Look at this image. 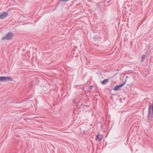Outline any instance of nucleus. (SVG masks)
Instances as JSON below:
<instances>
[{"mask_svg": "<svg viewBox=\"0 0 153 153\" xmlns=\"http://www.w3.org/2000/svg\"><path fill=\"white\" fill-rule=\"evenodd\" d=\"M148 110V118L150 117L153 118V103L152 105L149 106Z\"/></svg>", "mask_w": 153, "mask_h": 153, "instance_id": "f257e3e1", "label": "nucleus"}, {"mask_svg": "<svg viewBox=\"0 0 153 153\" xmlns=\"http://www.w3.org/2000/svg\"><path fill=\"white\" fill-rule=\"evenodd\" d=\"M13 36V33L11 32H9L5 36H3L2 38L3 39H6L7 40H10L12 39Z\"/></svg>", "mask_w": 153, "mask_h": 153, "instance_id": "f03ea898", "label": "nucleus"}, {"mask_svg": "<svg viewBox=\"0 0 153 153\" xmlns=\"http://www.w3.org/2000/svg\"><path fill=\"white\" fill-rule=\"evenodd\" d=\"M126 81V79L125 82L123 84L117 85L115 86L114 89V90L115 91H117L119 90L121 87H122L125 83Z\"/></svg>", "mask_w": 153, "mask_h": 153, "instance_id": "7ed1b4c3", "label": "nucleus"}, {"mask_svg": "<svg viewBox=\"0 0 153 153\" xmlns=\"http://www.w3.org/2000/svg\"><path fill=\"white\" fill-rule=\"evenodd\" d=\"M8 15V13L7 12H4L1 14L0 15V19H3L5 18Z\"/></svg>", "mask_w": 153, "mask_h": 153, "instance_id": "20e7f679", "label": "nucleus"}, {"mask_svg": "<svg viewBox=\"0 0 153 153\" xmlns=\"http://www.w3.org/2000/svg\"><path fill=\"white\" fill-rule=\"evenodd\" d=\"M103 137V136L102 135H100V134H97L96 136V140L100 141L102 140Z\"/></svg>", "mask_w": 153, "mask_h": 153, "instance_id": "39448f33", "label": "nucleus"}, {"mask_svg": "<svg viewBox=\"0 0 153 153\" xmlns=\"http://www.w3.org/2000/svg\"><path fill=\"white\" fill-rule=\"evenodd\" d=\"M4 81H13V79L12 78L9 76H4Z\"/></svg>", "mask_w": 153, "mask_h": 153, "instance_id": "423d86ee", "label": "nucleus"}, {"mask_svg": "<svg viewBox=\"0 0 153 153\" xmlns=\"http://www.w3.org/2000/svg\"><path fill=\"white\" fill-rule=\"evenodd\" d=\"M109 81L108 79H105L102 82H101V83L102 85L106 84Z\"/></svg>", "mask_w": 153, "mask_h": 153, "instance_id": "0eeeda50", "label": "nucleus"}, {"mask_svg": "<svg viewBox=\"0 0 153 153\" xmlns=\"http://www.w3.org/2000/svg\"><path fill=\"white\" fill-rule=\"evenodd\" d=\"M145 57V56L144 54H143L141 57V62H143L144 61Z\"/></svg>", "mask_w": 153, "mask_h": 153, "instance_id": "6e6552de", "label": "nucleus"}, {"mask_svg": "<svg viewBox=\"0 0 153 153\" xmlns=\"http://www.w3.org/2000/svg\"><path fill=\"white\" fill-rule=\"evenodd\" d=\"M0 81H4V76H0Z\"/></svg>", "mask_w": 153, "mask_h": 153, "instance_id": "1a4fd4ad", "label": "nucleus"}, {"mask_svg": "<svg viewBox=\"0 0 153 153\" xmlns=\"http://www.w3.org/2000/svg\"><path fill=\"white\" fill-rule=\"evenodd\" d=\"M93 38L95 40H96V39H97V38L96 37H93Z\"/></svg>", "mask_w": 153, "mask_h": 153, "instance_id": "9d476101", "label": "nucleus"}, {"mask_svg": "<svg viewBox=\"0 0 153 153\" xmlns=\"http://www.w3.org/2000/svg\"><path fill=\"white\" fill-rule=\"evenodd\" d=\"M93 87V86L91 85L90 87V89H91Z\"/></svg>", "mask_w": 153, "mask_h": 153, "instance_id": "9b49d317", "label": "nucleus"}, {"mask_svg": "<svg viewBox=\"0 0 153 153\" xmlns=\"http://www.w3.org/2000/svg\"><path fill=\"white\" fill-rule=\"evenodd\" d=\"M75 102H76V101L74 99V103H75Z\"/></svg>", "mask_w": 153, "mask_h": 153, "instance_id": "f8f14e48", "label": "nucleus"}, {"mask_svg": "<svg viewBox=\"0 0 153 153\" xmlns=\"http://www.w3.org/2000/svg\"><path fill=\"white\" fill-rule=\"evenodd\" d=\"M126 78H128V76H126Z\"/></svg>", "mask_w": 153, "mask_h": 153, "instance_id": "ddd939ff", "label": "nucleus"}, {"mask_svg": "<svg viewBox=\"0 0 153 153\" xmlns=\"http://www.w3.org/2000/svg\"><path fill=\"white\" fill-rule=\"evenodd\" d=\"M111 1V0H109V1Z\"/></svg>", "mask_w": 153, "mask_h": 153, "instance_id": "4468645a", "label": "nucleus"}]
</instances>
